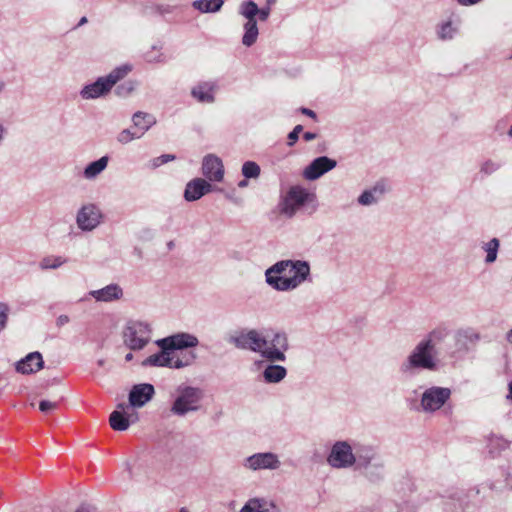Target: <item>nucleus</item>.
<instances>
[{
    "instance_id": "79ce46f5",
    "label": "nucleus",
    "mask_w": 512,
    "mask_h": 512,
    "mask_svg": "<svg viewBox=\"0 0 512 512\" xmlns=\"http://www.w3.org/2000/svg\"><path fill=\"white\" fill-rule=\"evenodd\" d=\"M9 308L5 303L0 302V332L5 328L8 319Z\"/></svg>"
},
{
    "instance_id": "864d4df0",
    "label": "nucleus",
    "mask_w": 512,
    "mask_h": 512,
    "mask_svg": "<svg viewBox=\"0 0 512 512\" xmlns=\"http://www.w3.org/2000/svg\"><path fill=\"white\" fill-rule=\"evenodd\" d=\"M506 340L512 344V328L508 331L507 335H506Z\"/></svg>"
},
{
    "instance_id": "0e129e2a",
    "label": "nucleus",
    "mask_w": 512,
    "mask_h": 512,
    "mask_svg": "<svg viewBox=\"0 0 512 512\" xmlns=\"http://www.w3.org/2000/svg\"><path fill=\"white\" fill-rule=\"evenodd\" d=\"M180 512H184L183 510H181Z\"/></svg>"
},
{
    "instance_id": "c9c22d12",
    "label": "nucleus",
    "mask_w": 512,
    "mask_h": 512,
    "mask_svg": "<svg viewBox=\"0 0 512 512\" xmlns=\"http://www.w3.org/2000/svg\"><path fill=\"white\" fill-rule=\"evenodd\" d=\"M140 138H141V134H138L137 130L133 131L129 128H126V129H123L122 131H120L116 137L117 141L123 145L128 144L131 141L140 139Z\"/></svg>"
},
{
    "instance_id": "7c9ffc66",
    "label": "nucleus",
    "mask_w": 512,
    "mask_h": 512,
    "mask_svg": "<svg viewBox=\"0 0 512 512\" xmlns=\"http://www.w3.org/2000/svg\"><path fill=\"white\" fill-rule=\"evenodd\" d=\"M243 28L244 35L242 37V44L246 47H250L257 41L259 35L257 21H246Z\"/></svg>"
},
{
    "instance_id": "4d7b16f0",
    "label": "nucleus",
    "mask_w": 512,
    "mask_h": 512,
    "mask_svg": "<svg viewBox=\"0 0 512 512\" xmlns=\"http://www.w3.org/2000/svg\"><path fill=\"white\" fill-rule=\"evenodd\" d=\"M133 358V354L132 353H128L126 356H125V360L126 361H131Z\"/></svg>"
},
{
    "instance_id": "f704fd0d",
    "label": "nucleus",
    "mask_w": 512,
    "mask_h": 512,
    "mask_svg": "<svg viewBox=\"0 0 512 512\" xmlns=\"http://www.w3.org/2000/svg\"><path fill=\"white\" fill-rule=\"evenodd\" d=\"M260 171V166L254 161L244 162L241 169L242 175L247 179L258 178L260 175Z\"/></svg>"
},
{
    "instance_id": "cd10ccee",
    "label": "nucleus",
    "mask_w": 512,
    "mask_h": 512,
    "mask_svg": "<svg viewBox=\"0 0 512 512\" xmlns=\"http://www.w3.org/2000/svg\"><path fill=\"white\" fill-rule=\"evenodd\" d=\"M459 33V25L451 19L439 23L436 27V35L442 41L453 40Z\"/></svg>"
},
{
    "instance_id": "bb28decb",
    "label": "nucleus",
    "mask_w": 512,
    "mask_h": 512,
    "mask_svg": "<svg viewBox=\"0 0 512 512\" xmlns=\"http://www.w3.org/2000/svg\"><path fill=\"white\" fill-rule=\"evenodd\" d=\"M109 157L102 156L96 161L89 163L83 170V178L86 180H95L108 166Z\"/></svg>"
},
{
    "instance_id": "58836bf2",
    "label": "nucleus",
    "mask_w": 512,
    "mask_h": 512,
    "mask_svg": "<svg viewBox=\"0 0 512 512\" xmlns=\"http://www.w3.org/2000/svg\"><path fill=\"white\" fill-rule=\"evenodd\" d=\"M136 85L137 84L135 81H127L124 84L117 87L116 93L121 97H126L135 90Z\"/></svg>"
},
{
    "instance_id": "f03ea898",
    "label": "nucleus",
    "mask_w": 512,
    "mask_h": 512,
    "mask_svg": "<svg viewBox=\"0 0 512 512\" xmlns=\"http://www.w3.org/2000/svg\"><path fill=\"white\" fill-rule=\"evenodd\" d=\"M310 275V265L302 260H281L265 271L266 283L277 291H291L305 282Z\"/></svg>"
},
{
    "instance_id": "4468645a",
    "label": "nucleus",
    "mask_w": 512,
    "mask_h": 512,
    "mask_svg": "<svg viewBox=\"0 0 512 512\" xmlns=\"http://www.w3.org/2000/svg\"><path fill=\"white\" fill-rule=\"evenodd\" d=\"M159 348L166 350H184L194 348L199 344L198 338L187 332H179L156 341Z\"/></svg>"
},
{
    "instance_id": "a878e982",
    "label": "nucleus",
    "mask_w": 512,
    "mask_h": 512,
    "mask_svg": "<svg viewBox=\"0 0 512 512\" xmlns=\"http://www.w3.org/2000/svg\"><path fill=\"white\" fill-rule=\"evenodd\" d=\"M215 90V84L212 82L199 83L192 88L191 94L202 103H213L215 98L213 92Z\"/></svg>"
},
{
    "instance_id": "5fc2aeb1",
    "label": "nucleus",
    "mask_w": 512,
    "mask_h": 512,
    "mask_svg": "<svg viewBox=\"0 0 512 512\" xmlns=\"http://www.w3.org/2000/svg\"><path fill=\"white\" fill-rule=\"evenodd\" d=\"M509 393L507 395V399L512 400V381L509 383Z\"/></svg>"
},
{
    "instance_id": "ddd939ff",
    "label": "nucleus",
    "mask_w": 512,
    "mask_h": 512,
    "mask_svg": "<svg viewBox=\"0 0 512 512\" xmlns=\"http://www.w3.org/2000/svg\"><path fill=\"white\" fill-rule=\"evenodd\" d=\"M242 466L249 471L270 470L274 471L281 467L279 456L273 452H258L246 457Z\"/></svg>"
},
{
    "instance_id": "4c0bfd02",
    "label": "nucleus",
    "mask_w": 512,
    "mask_h": 512,
    "mask_svg": "<svg viewBox=\"0 0 512 512\" xmlns=\"http://www.w3.org/2000/svg\"><path fill=\"white\" fill-rule=\"evenodd\" d=\"M455 339L457 342H461L463 340L474 341L478 339V335L474 333L472 329H461L457 331Z\"/></svg>"
},
{
    "instance_id": "e433bc0d",
    "label": "nucleus",
    "mask_w": 512,
    "mask_h": 512,
    "mask_svg": "<svg viewBox=\"0 0 512 512\" xmlns=\"http://www.w3.org/2000/svg\"><path fill=\"white\" fill-rule=\"evenodd\" d=\"M500 168V164L494 160L488 159L481 163L479 173L485 177L495 173Z\"/></svg>"
},
{
    "instance_id": "a211bd4d",
    "label": "nucleus",
    "mask_w": 512,
    "mask_h": 512,
    "mask_svg": "<svg viewBox=\"0 0 512 512\" xmlns=\"http://www.w3.org/2000/svg\"><path fill=\"white\" fill-rule=\"evenodd\" d=\"M202 174L212 182H221L224 178V165L222 160L214 155L208 154L202 161Z\"/></svg>"
},
{
    "instance_id": "c03bdc74",
    "label": "nucleus",
    "mask_w": 512,
    "mask_h": 512,
    "mask_svg": "<svg viewBox=\"0 0 512 512\" xmlns=\"http://www.w3.org/2000/svg\"><path fill=\"white\" fill-rule=\"evenodd\" d=\"M7 136H8V128L5 126V124L0 122V148L5 143Z\"/></svg>"
},
{
    "instance_id": "b1692460",
    "label": "nucleus",
    "mask_w": 512,
    "mask_h": 512,
    "mask_svg": "<svg viewBox=\"0 0 512 512\" xmlns=\"http://www.w3.org/2000/svg\"><path fill=\"white\" fill-rule=\"evenodd\" d=\"M270 362L262 372V377L267 384H278L287 376V369L284 366Z\"/></svg>"
},
{
    "instance_id": "f3484780",
    "label": "nucleus",
    "mask_w": 512,
    "mask_h": 512,
    "mask_svg": "<svg viewBox=\"0 0 512 512\" xmlns=\"http://www.w3.org/2000/svg\"><path fill=\"white\" fill-rule=\"evenodd\" d=\"M155 389L152 384L141 383L134 385L129 393V403L127 404L130 408H141L148 403L154 396Z\"/></svg>"
},
{
    "instance_id": "8fccbe9b",
    "label": "nucleus",
    "mask_w": 512,
    "mask_h": 512,
    "mask_svg": "<svg viewBox=\"0 0 512 512\" xmlns=\"http://www.w3.org/2000/svg\"><path fill=\"white\" fill-rule=\"evenodd\" d=\"M301 113L308 116V117H311V118H316V114L314 111L308 109V108H301L300 109Z\"/></svg>"
},
{
    "instance_id": "de8ad7c7",
    "label": "nucleus",
    "mask_w": 512,
    "mask_h": 512,
    "mask_svg": "<svg viewBox=\"0 0 512 512\" xmlns=\"http://www.w3.org/2000/svg\"><path fill=\"white\" fill-rule=\"evenodd\" d=\"M270 9L269 8H262L259 9V13L257 14L259 16V19L261 21H266L269 17Z\"/></svg>"
},
{
    "instance_id": "412c9836",
    "label": "nucleus",
    "mask_w": 512,
    "mask_h": 512,
    "mask_svg": "<svg viewBox=\"0 0 512 512\" xmlns=\"http://www.w3.org/2000/svg\"><path fill=\"white\" fill-rule=\"evenodd\" d=\"M96 301L110 302L119 300L123 296V290L118 284H109L101 289L89 292Z\"/></svg>"
},
{
    "instance_id": "f257e3e1",
    "label": "nucleus",
    "mask_w": 512,
    "mask_h": 512,
    "mask_svg": "<svg viewBox=\"0 0 512 512\" xmlns=\"http://www.w3.org/2000/svg\"><path fill=\"white\" fill-rule=\"evenodd\" d=\"M229 342L238 349L259 353L269 362H285L287 359L289 340L284 332H276L268 339L258 330L250 329L231 336Z\"/></svg>"
},
{
    "instance_id": "c85d7f7f",
    "label": "nucleus",
    "mask_w": 512,
    "mask_h": 512,
    "mask_svg": "<svg viewBox=\"0 0 512 512\" xmlns=\"http://www.w3.org/2000/svg\"><path fill=\"white\" fill-rule=\"evenodd\" d=\"M224 4V0H195L192 7L201 13L218 12Z\"/></svg>"
},
{
    "instance_id": "6e6552de",
    "label": "nucleus",
    "mask_w": 512,
    "mask_h": 512,
    "mask_svg": "<svg viewBox=\"0 0 512 512\" xmlns=\"http://www.w3.org/2000/svg\"><path fill=\"white\" fill-rule=\"evenodd\" d=\"M315 195L301 186H292L283 195L278 204L279 213L286 218H293L308 202L314 201Z\"/></svg>"
},
{
    "instance_id": "bf43d9fd",
    "label": "nucleus",
    "mask_w": 512,
    "mask_h": 512,
    "mask_svg": "<svg viewBox=\"0 0 512 512\" xmlns=\"http://www.w3.org/2000/svg\"><path fill=\"white\" fill-rule=\"evenodd\" d=\"M97 364H98L99 366H104V364H105V360H104V359H99V360L97 361Z\"/></svg>"
},
{
    "instance_id": "39448f33",
    "label": "nucleus",
    "mask_w": 512,
    "mask_h": 512,
    "mask_svg": "<svg viewBox=\"0 0 512 512\" xmlns=\"http://www.w3.org/2000/svg\"><path fill=\"white\" fill-rule=\"evenodd\" d=\"M436 367L435 350L422 339L401 363L400 372L411 376L419 369L435 370Z\"/></svg>"
},
{
    "instance_id": "a19ab883",
    "label": "nucleus",
    "mask_w": 512,
    "mask_h": 512,
    "mask_svg": "<svg viewBox=\"0 0 512 512\" xmlns=\"http://www.w3.org/2000/svg\"><path fill=\"white\" fill-rule=\"evenodd\" d=\"M174 159H175V155H173V154H163V155L156 157L152 160V166L154 168H156L163 164L168 163L169 161H173Z\"/></svg>"
},
{
    "instance_id": "393cba45",
    "label": "nucleus",
    "mask_w": 512,
    "mask_h": 512,
    "mask_svg": "<svg viewBox=\"0 0 512 512\" xmlns=\"http://www.w3.org/2000/svg\"><path fill=\"white\" fill-rule=\"evenodd\" d=\"M132 122L141 137L156 124V118L149 113L138 111L132 116Z\"/></svg>"
},
{
    "instance_id": "aec40b11",
    "label": "nucleus",
    "mask_w": 512,
    "mask_h": 512,
    "mask_svg": "<svg viewBox=\"0 0 512 512\" xmlns=\"http://www.w3.org/2000/svg\"><path fill=\"white\" fill-rule=\"evenodd\" d=\"M43 365L44 361L41 353L31 352L16 362L15 369L18 373L28 375L38 372L43 368Z\"/></svg>"
},
{
    "instance_id": "052dcab7",
    "label": "nucleus",
    "mask_w": 512,
    "mask_h": 512,
    "mask_svg": "<svg viewBox=\"0 0 512 512\" xmlns=\"http://www.w3.org/2000/svg\"><path fill=\"white\" fill-rule=\"evenodd\" d=\"M5 89L4 82L0 81V93Z\"/></svg>"
},
{
    "instance_id": "20e7f679",
    "label": "nucleus",
    "mask_w": 512,
    "mask_h": 512,
    "mask_svg": "<svg viewBox=\"0 0 512 512\" xmlns=\"http://www.w3.org/2000/svg\"><path fill=\"white\" fill-rule=\"evenodd\" d=\"M204 398L202 389L189 385H179L174 394L170 406V413L177 417H185L190 413H196L201 408Z\"/></svg>"
},
{
    "instance_id": "7ed1b4c3",
    "label": "nucleus",
    "mask_w": 512,
    "mask_h": 512,
    "mask_svg": "<svg viewBox=\"0 0 512 512\" xmlns=\"http://www.w3.org/2000/svg\"><path fill=\"white\" fill-rule=\"evenodd\" d=\"M132 68V65L127 63L116 67L106 76H101L93 83L84 85L79 92L80 97L83 100L105 97L120 80L132 71Z\"/></svg>"
},
{
    "instance_id": "4be33fe9",
    "label": "nucleus",
    "mask_w": 512,
    "mask_h": 512,
    "mask_svg": "<svg viewBox=\"0 0 512 512\" xmlns=\"http://www.w3.org/2000/svg\"><path fill=\"white\" fill-rule=\"evenodd\" d=\"M385 193L383 184L377 183L373 187L364 190L357 198V202L361 206H372L379 202Z\"/></svg>"
},
{
    "instance_id": "37998d69",
    "label": "nucleus",
    "mask_w": 512,
    "mask_h": 512,
    "mask_svg": "<svg viewBox=\"0 0 512 512\" xmlns=\"http://www.w3.org/2000/svg\"><path fill=\"white\" fill-rule=\"evenodd\" d=\"M303 130L302 125H296L294 129L288 134V145L293 146L298 140L299 133Z\"/></svg>"
},
{
    "instance_id": "a18cd8bd",
    "label": "nucleus",
    "mask_w": 512,
    "mask_h": 512,
    "mask_svg": "<svg viewBox=\"0 0 512 512\" xmlns=\"http://www.w3.org/2000/svg\"><path fill=\"white\" fill-rule=\"evenodd\" d=\"M145 59L149 63L161 62L162 61V55L161 54L154 55L151 52H148V53L145 54Z\"/></svg>"
},
{
    "instance_id": "2eb2a0df",
    "label": "nucleus",
    "mask_w": 512,
    "mask_h": 512,
    "mask_svg": "<svg viewBox=\"0 0 512 512\" xmlns=\"http://www.w3.org/2000/svg\"><path fill=\"white\" fill-rule=\"evenodd\" d=\"M138 420L137 413L125 403L117 405V409L110 414L109 424L115 431H125Z\"/></svg>"
},
{
    "instance_id": "72a5a7b5",
    "label": "nucleus",
    "mask_w": 512,
    "mask_h": 512,
    "mask_svg": "<svg viewBox=\"0 0 512 512\" xmlns=\"http://www.w3.org/2000/svg\"><path fill=\"white\" fill-rule=\"evenodd\" d=\"M500 242L497 238H492L482 245V249L486 252L485 262L490 264L496 261Z\"/></svg>"
},
{
    "instance_id": "6e6d98bb",
    "label": "nucleus",
    "mask_w": 512,
    "mask_h": 512,
    "mask_svg": "<svg viewBox=\"0 0 512 512\" xmlns=\"http://www.w3.org/2000/svg\"><path fill=\"white\" fill-rule=\"evenodd\" d=\"M247 185H248L247 180H241V181L238 183V186H239L240 188H244V187H246Z\"/></svg>"
},
{
    "instance_id": "3c124183",
    "label": "nucleus",
    "mask_w": 512,
    "mask_h": 512,
    "mask_svg": "<svg viewBox=\"0 0 512 512\" xmlns=\"http://www.w3.org/2000/svg\"><path fill=\"white\" fill-rule=\"evenodd\" d=\"M75 512H95V509L88 505H81Z\"/></svg>"
},
{
    "instance_id": "473e14b6",
    "label": "nucleus",
    "mask_w": 512,
    "mask_h": 512,
    "mask_svg": "<svg viewBox=\"0 0 512 512\" xmlns=\"http://www.w3.org/2000/svg\"><path fill=\"white\" fill-rule=\"evenodd\" d=\"M68 259L62 256H48L44 257L40 263L39 267L42 270H55L66 264Z\"/></svg>"
},
{
    "instance_id": "c756f323",
    "label": "nucleus",
    "mask_w": 512,
    "mask_h": 512,
    "mask_svg": "<svg viewBox=\"0 0 512 512\" xmlns=\"http://www.w3.org/2000/svg\"><path fill=\"white\" fill-rule=\"evenodd\" d=\"M449 335V330L446 327L438 326L431 330L423 340L428 343L434 350L438 344L443 342Z\"/></svg>"
},
{
    "instance_id": "2f4dec72",
    "label": "nucleus",
    "mask_w": 512,
    "mask_h": 512,
    "mask_svg": "<svg viewBox=\"0 0 512 512\" xmlns=\"http://www.w3.org/2000/svg\"><path fill=\"white\" fill-rule=\"evenodd\" d=\"M239 13L247 21H257L256 16L259 13V8L254 1L249 0L241 3Z\"/></svg>"
},
{
    "instance_id": "9d476101",
    "label": "nucleus",
    "mask_w": 512,
    "mask_h": 512,
    "mask_svg": "<svg viewBox=\"0 0 512 512\" xmlns=\"http://www.w3.org/2000/svg\"><path fill=\"white\" fill-rule=\"evenodd\" d=\"M104 215L95 203L83 204L76 213V225L82 232H91L103 222Z\"/></svg>"
},
{
    "instance_id": "49530a36",
    "label": "nucleus",
    "mask_w": 512,
    "mask_h": 512,
    "mask_svg": "<svg viewBox=\"0 0 512 512\" xmlns=\"http://www.w3.org/2000/svg\"><path fill=\"white\" fill-rule=\"evenodd\" d=\"M460 6L469 7L480 3L482 0H456Z\"/></svg>"
},
{
    "instance_id": "603ef678",
    "label": "nucleus",
    "mask_w": 512,
    "mask_h": 512,
    "mask_svg": "<svg viewBox=\"0 0 512 512\" xmlns=\"http://www.w3.org/2000/svg\"><path fill=\"white\" fill-rule=\"evenodd\" d=\"M316 137H317V135H316L315 133H313V132H305V133L303 134V139H304L305 141H312V140H314Z\"/></svg>"
},
{
    "instance_id": "e2e57ef3",
    "label": "nucleus",
    "mask_w": 512,
    "mask_h": 512,
    "mask_svg": "<svg viewBox=\"0 0 512 512\" xmlns=\"http://www.w3.org/2000/svg\"><path fill=\"white\" fill-rule=\"evenodd\" d=\"M508 136L512 138V125L510 126L508 132H507Z\"/></svg>"
},
{
    "instance_id": "dca6fc26",
    "label": "nucleus",
    "mask_w": 512,
    "mask_h": 512,
    "mask_svg": "<svg viewBox=\"0 0 512 512\" xmlns=\"http://www.w3.org/2000/svg\"><path fill=\"white\" fill-rule=\"evenodd\" d=\"M337 162L327 156H320L314 159L303 171V177L306 180L314 181L325 173L334 169Z\"/></svg>"
},
{
    "instance_id": "0eeeda50",
    "label": "nucleus",
    "mask_w": 512,
    "mask_h": 512,
    "mask_svg": "<svg viewBox=\"0 0 512 512\" xmlns=\"http://www.w3.org/2000/svg\"><path fill=\"white\" fill-rule=\"evenodd\" d=\"M197 358L196 353L188 351L175 357L171 350L160 348V351L150 355L143 360V366L167 367L171 369H182L191 366Z\"/></svg>"
},
{
    "instance_id": "1a4fd4ad",
    "label": "nucleus",
    "mask_w": 512,
    "mask_h": 512,
    "mask_svg": "<svg viewBox=\"0 0 512 512\" xmlns=\"http://www.w3.org/2000/svg\"><path fill=\"white\" fill-rule=\"evenodd\" d=\"M359 458L360 463L356 469L362 470L371 482H378L384 478V460L372 446H363Z\"/></svg>"
},
{
    "instance_id": "5701e85b",
    "label": "nucleus",
    "mask_w": 512,
    "mask_h": 512,
    "mask_svg": "<svg viewBox=\"0 0 512 512\" xmlns=\"http://www.w3.org/2000/svg\"><path fill=\"white\" fill-rule=\"evenodd\" d=\"M240 512H280V509L273 502L264 498H251Z\"/></svg>"
},
{
    "instance_id": "423d86ee",
    "label": "nucleus",
    "mask_w": 512,
    "mask_h": 512,
    "mask_svg": "<svg viewBox=\"0 0 512 512\" xmlns=\"http://www.w3.org/2000/svg\"><path fill=\"white\" fill-rule=\"evenodd\" d=\"M364 445H352L346 440L336 441L327 456V463L334 469L357 468L360 463L359 453Z\"/></svg>"
},
{
    "instance_id": "6ab92c4d",
    "label": "nucleus",
    "mask_w": 512,
    "mask_h": 512,
    "mask_svg": "<svg viewBox=\"0 0 512 512\" xmlns=\"http://www.w3.org/2000/svg\"><path fill=\"white\" fill-rule=\"evenodd\" d=\"M213 186L203 178H195L186 184L184 198L188 202L199 200L205 194L211 192Z\"/></svg>"
},
{
    "instance_id": "ea45409f",
    "label": "nucleus",
    "mask_w": 512,
    "mask_h": 512,
    "mask_svg": "<svg viewBox=\"0 0 512 512\" xmlns=\"http://www.w3.org/2000/svg\"><path fill=\"white\" fill-rule=\"evenodd\" d=\"M59 401L42 400L39 403V410L42 413H50L58 408Z\"/></svg>"
},
{
    "instance_id": "9b49d317",
    "label": "nucleus",
    "mask_w": 512,
    "mask_h": 512,
    "mask_svg": "<svg viewBox=\"0 0 512 512\" xmlns=\"http://www.w3.org/2000/svg\"><path fill=\"white\" fill-rule=\"evenodd\" d=\"M151 329L148 324L135 321L127 324L124 333V343L132 350L142 349L150 340Z\"/></svg>"
},
{
    "instance_id": "680f3d73",
    "label": "nucleus",
    "mask_w": 512,
    "mask_h": 512,
    "mask_svg": "<svg viewBox=\"0 0 512 512\" xmlns=\"http://www.w3.org/2000/svg\"><path fill=\"white\" fill-rule=\"evenodd\" d=\"M168 248L169 249H172L174 247V242L173 241H170L168 244H167Z\"/></svg>"
},
{
    "instance_id": "13d9d810",
    "label": "nucleus",
    "mask_w": 512,
    "mask_h": 512,
    "mask_svg": "<svg viewBox=\"0 0 512 512\" xmlns=\"http://www.w3.org/2000/svg\"><path fill=\"white\" fill-rule=\"evenodd\" d=\"M87 22V18L86 17H82L79 21V25H83Z\"/></svg>"
},
{
    "instance_id": "f8f14e48",
    "label": "nucleus",
    "mask_w": 512,
    "mask_h": 512,
    "mask_svg": "<svg viewBox=\"0 0 512 512\" xmlns=\"http://www.w3.org/2000/svg\"><path fill=\"white\" fill-rule=\"evenodd\" d=\"M451 394V389L447 387H429L422 393L420 406L426 413L438 411L450 399Z\"/></svg>"
},
{
    "instance_id": "09e8293b",
    "label": "nucleus",
    "mask_w": 512,
    "mask_h": 512,
    "mask_svg": "<svg viewBox=\"0 0 512 512\" xmlns=\"http://www.w3.org/2000/svg\"><path fill=\"white\" fill-rule=\"evenodd\" d=\"M69 321H70L69 316H67V315H64V314H63V315H60V316L57 318V320H56V324H57L58 326H64V325H66L67 323H69Z\"/></svg>"
}]
</instances>
